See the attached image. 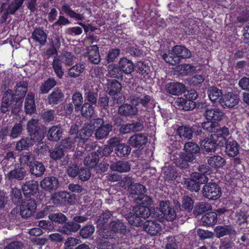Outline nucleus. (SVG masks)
I'll use <instances>...</instances> for the list:
<instances>
[{
    "label": "nucleus",
    "instance_id": "1",
    "mask_svg": "<svg viewBox=\"0 0 249 249\" xmlns=\"http://www.w3.org/2000/svg\"><path fill=\"white\" fill-rule=\"evenodd\" d=\"M111 230L107 232H104L105 235H103L105 238H114V236L116 234H118L121 236V238L119 239L117 241L118 245H121V247H125V245L129 246L128 241H125L124 238H123L124 236H125L128 233L130 230L127 227L126 225L120 220L112 221L110 225Z\"/></svg>",
    "mask_w": 249,
    "mask_h": 249
},
{
    "label": "nucleus",
    "instance_id": "2",
    "mask_svg": "<svg viewBox=\"0 0 249 249\" xmlns=\"http://www.w3.org/2000/svg\"><path fill=\"white\" fill-rule=\"evenodd\" d=\"M27 131L30 138L36 143H40L46 133V127L39 123L37 119L32 118L27 123Z\"/></svg>",
    "mask_w": 249,
    "mask_h": 249
},
{
    "label": "nucleus",
    "instance_id": "3",
    "mask_svg": "<svg viewBox=\"0 0 249 249\" xmlns=\"http://www.w3.org/2000/svg\"><path fill=\"white\" fill-rule=\"evenodd\" d=\"M94 130V126L91 123L85 124L80 130H79L78 125L74 124L71 126L69 137L74 138L77 142H84L90 138Z\"/></svg>",
    "mask_w": 249,
    "mask_h": 249
},
{
    "label": "nucleus",
    "instance_id": "4",
    "mask_svg": "<svg viewBox=\"0 0 249 249\" xmlns=\"http://www.w3.org/2000/svg\"><path fill=\"white\" fill-rule=\"evenodd\" d=\"M61 10L67 16L75 20L81 21L78 22V24L83 28L86 33H87L88 32H93L97 29V28L91 24L83 23L82 21L85 19L84 15L75 12L71 8L69 4H65L63 5L61 7Z\"/></svg>",
    "mask_w": 249,
    "mask_h": 249
},
{
    "label": "nucleus",
    "instance_id": "5",
    "mask_svg": "<svg viewBox=\"0 0 249 249\" xmlns=\"http://www.w3.org/2000/svg\"><path fill=\"white\" fill-rule=\"evenodd\" d=\"M92 125L95 130V137L98 140L106 138L113 129V125L111 122L105 121L103 118H98L94 119Z\"/></svg>",
    "mask_w": 249,
    "mask_h": 249
},
{
    "label": "nucleus",
    "instance_id": "6",
    "mask_svg": "<svg viewBox=\"0 0 249 249\" xmlns=\"http://www.w3.org/2000/svg\"><path fill=\"white\" fill-rule=\"evenodd\" d=\"M36 201L34 197H25L20 207L21 216L23 218L30 217L36 212Z\"/></svg>",
    "mask_w": 249,
    "mask_h": 249
},
{
    "label": "nucleus",
    "instance_id": "7",
    "mask_svg": "<svg viewBox=\"0 0 249 249\" xmlns=\"http://www.w3.org/2000/svg\"><path fill=\"white\" fill-rule=\"evenodd\" d=\"M203 187L202 193L204 196L210 200H216L221 194V188L215 182L205 183Z\"/></svg>",
    "mask_w": 249,
    "mask_h": 249
},
{
    "label": "nucleus",
    "instance_id": "8",
    "mask_svg": "<svg viewBox=\"0 0 249 249\" xmlns=\"http://www.w3.org/2000/svg\"><path fill=\"white\" fill-rule=\"evenodd\" d=\"M108 143L114 148L115 153L118 157H126L130 153L131 148L130 145L120 143L119 139L116 137L110 138Z\"/></svg>",
    "mask_w": 249,
    "mask_h": 249
},
{
    "label": "nucleus",
    "instance_id": "9",
    "mask_svg": "<svg viewBox=\"0 0 249 249\" xmlns=\"http://www.w3.org/2000/svg\"><path fill=\"white\" fill-rule=\"evenodd\" d=\"M239 100L238 94L233 91H229L223 94L219 100V104L224 108H230L237 105Z\"/></svg>",
    "mask_w": 249,
    "mask_h": 249
},
{
    "label": "nucleus",
    "instance_id": "10",
    "mask_svg": "<svg viewBox=\"0 0 249 249\" xmlns=\"http://www.w3.org/2000/svg\"><path fill=\"white\" fill-rule=\"evenodd\" d=\"M12 106H15L12 112L15 111V110H17V111H18V109L21 107V105H18L14 98H13L12 89H8L3 94L0 109L2 112L5 113L9 110V107Z\"/></svg>",
    "mask_w": 249,
    "mask_h": 249
},
{
    "label": "nucleus",
    "instance_id": "11",
    "mask_svg": "<svg viewBox=\"0 0 249 249\" xmlns=\"http://www.w3.org/2000/svg\"><path fill=\"white\" fill-rule=\"evenodd\" d=\"M191 178L186 183L187 188L191 191L198 192L200 189V185L208 182V178L204 176H201L196 172L193 173L191 175Z\"/></svg>",
    "mask_w": 249,
    "mask_h": 249
},
{
    "label": "nucleus",
    "instance_id": "12",
    "mask_svg": "<svg viewBox=\"0 0 249 249\" xmlns=\"http://www.w3.org/2000/svg\"><path fill=\"white\" fill-rule=\"evenodd\" d=\"M51 199L54 205L59 206L71 204L73 202L70 194L65 191L54 193L52 195Z\"/></svg>",
    "mask_w": 249,
    "mask_h": 249
},
{
    "label": "nucleus",
    "instance_id": "13",
    "mask_svg": "<svg viewBox=\"0 0 249 249\" xmlns=\"http://www.w3.org/2000/svg\"><path fill=\"white\" fill-rule=\"evenodd\" d=\"M28 83L21 81L17 83L15 87V93L12 90L13 98L19 105H22L24 98L28 91Z\"/></svg>",
    "mask_w": 249,
    "mask_h": 249
},
{
    "label": "nucleus",
    "instance_id": "14",
    "mask_svg": "<svg viewBox=\"0 0 249 249\" xmlns=\"http://www.w3.org/2000/svg\"><path fill=\"white\" fill-rule=\"evenodd\" d=\"M160 211L163 217L167 221H173L177 217V213L174 208L170 205L169 201H161L160 204Z\"/></svg>",
    "mask_w": 249,
    "mask_h": 249
},
{
    "label": "nucleus",
    "instance_id": "15",
    "mask_svg": "<svg viewBox=\"0 0 249 249\" xmlns=\"http://www.w3.org/2000/svg\"><path fill=\"white\" fill-rule=\"evenodd\" d=\"M199 143L202 150L207 152H215L217 148L222 147L214 138H212V134L210 137L200 139Z\"/></svg>",
    "mask_w": 249,
    "mask_h": 249
},
{
    "label": "nucleus",
    "instance_id": "16",
    "mask_svg": "<svg viewBox=\"0 0 249 249\" xmlns=\"http://www.w3.org/2000/svg\"><path fill=\"white\" fill-rule=\"evenodd\" d=\"M229 135V128L225 125L222 126L219 124L214 134H212V137L215 139L216 142L220 144L221 147H224L226 142L228 140L227 138Z\"/></svg>",
    "mask_w": 249,
    "mask_h": 249
},
{
    "label": "nucleus",
    "instance_id": "17",
    "mask_svg": "<svg viewBox=\"0 0 249 249\" xmlns=\"http://www.w3.org/2000/svg\"><path fill=\"white\" fill-rule=\"evenodd\" d=\"M224 115L223 110L217 107L207 108L204 113V116L207 120L217 123L223 120Z\"/></svg>",
    "mask_w": 249,
    "mask_h": 249
},
{
    "label": "nucleus",
    "instance_id": "18",
    "mask_svg": "<svg viewBox=\"0 0 249 249\" xmlns=\"http://www.w3.org/2000/svg\"><path fill=\"white\" fill-rule=\"evenodd\" d=\"M183 30L189 36L198 35L200 32L197 21L193 18H189L184 22Z\"/></svg>",
    "mask_w": 249,
    "mask_h": 249
},
{
    "label": "nucleus",
    "instance_id": "19",
    "mask_svg": "<svg viewBox=\"0 0 249 249\" xmlns=\"http://www.w3.org/2000/svg\"><path fill=\"white\" fill-rule=\"evenodd\" d=\"M21 189L25 197L35 196L38 192V184L36 181L30 180L23 183Z\"/></svg>",
    "mask_w": 249,
    "mask_h": 249
},
{
    "label": "nucleus",
    "instance_id": "20",
    "mask_svg": "<svg viewBox=\"0 0 249 249\" xmlns=\"http://www.w3.org/2000/svg\"><path fill=\"white\" fill-rule=\"evenodd\" d=\"M143 228L145 231L151 235H156L161 231V226L158 220H146L143 223Z\"/></svg>",
    "mask_w": 249,
    "mask_h": 249
},
{
    "label": "nucleus",
    "instance_id": "21",
    "mask_svg": "<svg viewBox=\"0 0 249 249\" xmlns=\"http://www.w3.org/2000/svg\"><path fill=\"white\" fill-rule=\"evenodd\" d=\"M147 137L143 133H138L131 136L128 140L130 146L133 148L140 149L145 145Z\"/></svg>",
    "mask_w": 249,
    "mask_h": 249
},
{
    "label": "nucleus",
    "instance_id": "22",
    "mask_svg": "<svg viewBox=\"0 0 249 249\" xmlns=\"http://www.w3.org/2000/svg\"><path fill=\"white\" fill-rule=\"evenodd\" d=\"M185 86L179 82H171L167 83L165 86L167 92L173 95H179L185 91Z\"/></svg>",
    "mask_w": 249,
    "mask_h": 249
},
{
    "label": "nucleus",
    "instance_id": "23",
    "mask_svg": "<svg viewBox=\"0 0 249 249\" xmlns=\"http://www.w3.org/2000/svg\"><path fill=\"white\" fill-rule=\"evenodd\" d=\"M118 113L122 116L132 118L138 113V109L135 105L124 104L118 108Z\"/></svg>",
    "mask_w": 249,
    "mask_h": 249
},
{
    "label": "nucleus",
    "instance_id": "24",
    "mask_svg": "<svg viewBox=\"0 0 249 249\" xmlns=\"http://www.w3.org/2000/svg\"><path fill=\"white\" fill-rule=\"evenodd\" d=\"M40 186L49 192L55 191L58 186V180L55 177L51 176L45 178L40 181Z\"/></svg>",
    "mask_w": 249,
    "mask_h": 249
},
{
    "label": "nucleus",
    "instance_id": "25",
    "mask_svg": "<svg viewBox=\"0 0 249 249\" xmlns=\"http://www.w3.org/2000/svg\"><path fill=\"white\" fill-rule=\"evenodd\" d=\"M214 232L215 236L218 238L225 235H234L236 233L234 228L231 225L217 226L215 228Z\"/></svg>",
    "mask_w": 249,
    "mask_h": 249
},
{
    "label": "nucleus",
    "instance_id": "26",
    "mask_svg": "<svg viewBox=\"0 0 249 249\" xmlns=\"http://www.w3.org/2000/svg\"><path fill=\"white\" fill-rule=\"evenodd\" d=\"M225 145V153L229 157H235L239 154L240 146L235 140L229 139Z\"/></svg>",
    "mask_w": 249,
    "mask_h": 249
},
{
    "label": "nucleus",
    "instance_id": "27",
    "mask_svg": "<svg viewBox=\"0 0 249 249\" xmlns=\"http://www.w3.org/2000/svg\"><path fill=\"white\" fill-rule=\"evenodd\" d=\"M151 97L145 93L141 95H134L130 97V101L132 104L136 106L141 105L144 107H148V105L151 100Z\"/></svg>",
    "mask_w": 249,
    "mask_h": 249
},
{
    "label": "nucleus",
    "instance_id": "28",
    "mask_svg": "<svg viewBox=\"0 0 249 249\" xmlns=\"http://www.w3.org/2000/svg\"><path fill=\"white\" fill-rule=\"evenodd\" d=\"M80 228L79 224L72 221H66L62 226H59L58 229L60 232L67 235L75 232Z\"/></svg>",
    "mask_w": 249,
    "mask_h": 249
},
{
    "label": "nucleus",
    "instance_id": "29",
    "mask_svg": "<svg viewBox=\"0 0 249 249\" xmlns=\"http://www.w3.org/2000/svg\"><path fill=\"white\" fill-rule=\"evenodd\" d=\"M31 37L36 42L44 46L47 42V35L42 29L38 27L34 30Z\"/></svg>",
    "mask_w": 249,
    "mask_h": 249
},
{
    "label": "nucleus",
    "instance_id": "30",
    "mask_svg": "<svg viewBox=\"0 0 249 249\" xmlns=\"http://www.w3.org/2000/svg\"><path fill=\"white\" fill-rule=\"evenodd\" d=\"M24 109L26 114L29 115H32L36 111L35 95L32 93H29L25 99Z\"/></svg>",
    "mask_w": 249,
    "mask_h": 249
},
{
    "label": "nucleus",
    "instance_id": "31",
    "mask_svg": "<svg viewBox=\"0 0 249 249\" xmlns=\"http://www.w3.org/2000/svg\"><path fill=\"white\" fill-rule=\"evenodd\" d=\"M62 129L60 125H53L47 132V137L51 141L56 142L62 137Z\"/></svg>",
    "mask_w": 249,
    "mask_h": 249
},
{
    "label": "nucleus",
    "instance_id": "32",
    "mask_svg": "<svg viewBox=\"0 0 249 249\" xmlns=\"http://www.w3.org/2000/svg\"><path fill=\"white\" fill-rule=\"evenodd\" d=\"M107 89L108 93L111 96L118 94L122 90V85L117 80L110 79L107 80Z\"/></svg>",
    "mask_w": 249,
    "mask_h": 249
},
{
    "label": "nucleus",
    "instance_id": "33",
    "mask_svg": "<svg viewBox=\"0 0 249 249\" xmlns=\"http://www.w3.org/2000/svg\"><path fill=\"white\" fill-rule=\"evenodd\" d=\"M64 94L59 89H55L48 95V103L51 106L57 105L62 101Z\"/></svg>",
    "mask_w": 249,
    "mask_h": 249
},
{
    "label": "nucleus",
    "instance_id": "34",
    "mask_svg": "<svg viewBox=\"0 0 249 249\" xmlns=\"http://www.w3.org/2000/svg\"><path fill=\"white\" fill-rule=\"evenodd\" d=\"M217 214L215 212L206 213L202 215L201 222L204 226H212L217 223Z\"/></svg>",
    "mask_w": 249,
    "mask_h": 249
},
{
    "label": "nucleus",
    "instance_id": "35",
    "mask_svg": "<svg viewBox=\"0 0 249 249\" xmlns=\"http://www.w3.org/2000/svg\"><path fill=\"white\" fill-rule=\"evenodd\" d=\"M26 170L23 167L16 168L14 170H11L7 174V176L8 179L11 181L13 179L21 180L26 176Z\"/></svg>",
    "mask_w": 249,
    "mask_h": 249
},
{
    "label": "nucleus",
    "instance_id": "36",
    "mask_svg": "<svg viewBox=\"0 0 249 249\" xmlns=\"http://www.w3.org/2000/svg\"><path fill=\"white\" fill-rule=\"evenodd\" d=\"M163 59L167 63L176 65L180 62L179 56L174 51V47L171 50H168L162 54Z\"/></svg>",
    "mask_w": 249,
    "mask_h": 249
},
{
    "label": "nucleus",
    "instance_id": "37",
    "mask_svg": "<svg viewBox=\"0 0 249 249\" xmlns=\"http://www.w3.org/2000/svg\"><path fill=\"white\" fill-rule=\"evenodd\" d=\"M29 171L32 175L36 177H39L44 174L45 168L41 162L36 160L34 163L31 164Z\"/></svg>",
    "mask_w": 249,
    "mask_h": 249
},
{
    "label": "nucleus",
    "instance_id": "38",
    "mask_svg": "<svg viewBox=\"0 0 249 249\" xmlns=\"http://www.w3.org/2000/svg\"><path fill=\"white\" fill-rule=\"evenodd\" d=\"M208 94L209 99L213 104H218L219 100L223 96L222 90L215 86H212L208 89Z\"/></svg>",
    "mask_w": 249,
    "mask_h": 249
},
{
    "label": "nucleus",
    "instance_id": "39",
    "mask_svg": "<svg viewBox=\"0 0 249 249\" xmlns=\"http://www.w3.org/2000/svg\"><path fill=\"white\" fill-rule=\"evenodd\" d=\"M99 154L96 152H93L85 158L84 164L89 168H96L99 163Z\"/></svg>",
    "mask_w": 249,
    "mask_h": 249
},
{
    "label": "nucleus",
    "instance_id": "40",
    "mask_svg": "<svg viewBox=\"0 0 249 249\" xmlns=\"http://www.w3.org/2000/svg\"><path fill=\"white\" fill-rule=\"evenodd\" d=\"M184 154L187 155L189 157L193 156V159H196V155L199 153L200 148L199 146L196 143L192 142H188L184 145Z\"/></svg>",
    "mask_w": 249,
    "mask_h": 249
},
{
    "label": "nucleus",
    "instance_id": "41",
    "mask_svg": "<svg viewBox=\"0 0 249 249\" xmlns=\"http://www.w3.org/2000/svg\"><path fill=\"white\" fill-rule=\"evenodd\" d=\"M226 163L224 158L219 156L214 155L210 157L208 159V163L212 168L218 169L222 167Z\"/></svg>",
    "mask_w": 249,
    "mask_h": 249
},
{
    "label": "nucleus",
    "instance_id": "42",
    "mask_svg": "<svg viewBox=\"0 0 249 249\" xmlns=\"http://www.w3.org/2000/svg\"><path fill=\"white\" fill-rule=\"evenodd\" d=\"M108 73L110 77L122 80L124 73L119 65L113 64L109 66Z\"/></svg>",
    "mask_w": 249,
    "mask_h": 249
},
{
    "label": "nucleus",
    "instance_id": "43",
    "mask_svg": "<svg viewBox=\"0 0 249 249\" xmlns=\"http://www.w3.org/2000/svg\"><path fill=\"white\" fill-rule=\"evenodd\" d=\"M118 64L123 72L125 74H131L134 70L133 63L131 60L126 58H121Z\"/></svg>",
    "mask_w": 249,
    "mask_h": 249
},
{
    "label": "nucleus",
    "instance_id": "44",
    "mask_svg": "<svg viewBox=\"0 0 249 249\" xmlns=\"http://www.w3.org/2000/svg\"><path fill=\"white\" fill-rule=\"evenodd\" d=\"M23 123L20 121L14 124L10 131L9 136L12 139L19 137L24 130Z\"/></svg>",
    "mask_w": 249,
    "mask_h": 249
},
{
    "label": "nucleus",
    "instance_id": "45",
    "mask_svg": "<svg viewBox=\"0 0 249 249\" xmlns=\"http://www.w3.org/2000/svg\"><path fill=\"white\" fill-rule=\"evenodd\" d=\"M193 160L192 156L189 157L184 154V153H181L180 154L179 158L178 159L176 164L180 168L185 169L189 167V162H193Z\"/></svg>",
    "mask_w": 249,
    "mask_h": 249
},
{
    "label": "nucleus",
    "instance_id": "46",
    "mask_svg": "<svg viewBox=\"0 0 249 249\" xmlns=\"http://www.w3.org/2000/svg\"><path fill=\"white\" fill-rule=\"evenodd\" d=\"M35 142L29 137H25L20 140L16 144V148L18 151L28 150Z\"/></svg>",
    "mask_w": 249,
    "mask_h": 249
},
{
    "label": "nucleus",
    "instance_id": "47",
    "mask_svg": "<svg viewBox=\"0 0 249 249\" xmlns=\"http://www.w3.org/2000/svg\"><path fill=\"white\" fill-rule=\"evenodd\" d=\"M177 133L182 139H191L193 137V130L190 126L181 125L177 129Z\"/></svg>",
    "mask_w": 249,
    "mask_h": 249
},
{
    "label": "nucleus",
    "instance_id": "48",
    "mask_svg": "<svg viewBox=\"0 0 249 249\" xmlns=\"http://www.w3.org/2000/svg\"><path fill=\"white\" fill-rule=\"evenodd\" d=\"M80 111L83 117L89 119L94 114L95 108L89 103H84L83 106L81 107Z\"/></svg>",
    "mask_w": 249,
    "mask_h": 249
},
{
    "label": "nucleus",
    "instance_id": "49",
    "mask_svg": "<svg viewBox=\"0 0 249 249\" xmlns=\"http://www.w3.org/2000/svg\"><path fill=\"white\" fill-rule=\"evenodd\" d=\"M126 218L129 224L136 227H141L143 224V221L135 212L132 210L128 214L126 215Z\"/></svg>",
    "mask_w": 249,
    "mask_h": 249
},
{
    "label": "nucleus",
    "instance_id": "50",
    "mask_svg": "<svg viewBox=\"0 0 249 249\" xmlns=\"http://www.w3.org/2000/svg\"><path fill=\"white\" fill-rule=\"evenodd\" d=\"M52 67L56 76L61 79L64 74V70L62 69V61L56 57H54L52 63Z\"/></svg>",
    "mask_w": 249,
    "mask_h": 249
},
{
    "label": "nucleus",
    "instance_id": "51",
    "mask_svg": "<svg viewBox=\"0 0 249 249\" xmlns=\"http://www.w3.org/2000/svg\"><path fill=\"white\" fill-rule=\"evenodd\" d=\"M112 170L120 173L128 172L130 169V164L128 161H118L112 164Z\"/></svg>",
    "mask_w": 249,
    "mask_h": 249
},
{
    "label": "nucleus",
    "instance_id": "52",
    "mask_svg": "<svg viewBox=\"0 0 249 249\" xmlns=\"http://www.w3.org/2000/svg\"><path fill=\"white\" fill-rule=\"evenodd\" d=\"M219 124H220L217 122L207 120V121L201 123V127L206 132L214 134L216 130H217Z\"/></svg>",
    "mask_w": 249,
    "mask_h": 249
},
{
    "label": "nucleus",
    "instance_id": "53",
    "mask_svg": "<svg viewBox=\"0 0 249 249\" xmlns=\"http://www.w3.org/2000/svg\"><path fill=\"white\" fill-rule=\"evenodd\" d=\"M56 84V81L53 78L49 77L41 85L40 90L41 93L46 94Z\"/></svg>",
    "mask_w": 249,
    "mask_h": 249
},
{
    "label": "nucleus",
    "instance_id": "54",
    "mask_svg": "<svg viewBox=\"0 0 249 249\" xmlns=\"http://www.w3.org/2000/svg\"><path fill=\"white\" fill-rule=\"evenodd\" d=\"M211 209L212 206L210 204L208 203L201 202L197 203L195 206L193 213L195 215L197 216L202 214Z\"/></svg>",
    "mask_w": 249,
    "mask_h": 249
},
{
    "label": "nucleus",
    "instance_id": "55",
    "mask_svg": "<svg viewBox=\"0 0 249 249\" xmlns=\"http://www.w3.org/2000/svg\"><path fill=\"white\" fill-rule=\"evenodd\" d=\"M128 189L130 194L137 195L138 196L144 194L146 191L145 186L140 183L131 184Z\"/></svg>",
    "mask_w": 249,
    "mask_h": 249
},
{
    "label": "nucleus",
    "instance_id": "56",
    "mask_svg": "<svg viewBox=\"0 0 249 249\" xmlns=\"http://www.w3.org/2000/svg\"><path fill=\"white\" fill-rule=\"evenodd\" d=\"M174 51L179 56L180 61L181 58H189L192 56V53L190 50L183 46H175L174 47Z\"/></svg>",
    "mask_w": 249,
    "mask_h": 249
},
{
    "label": "nucleus",
    "instance_id": "57",
    "mask_svg": "<svg viewBox=\"0 0 249 249\" xmlns=\"http://www.w3.org/2000/svg\"><path fill=\"white\" fill-rule=\"evenodd\" d=\"M49 219L58 225L62 226L65 222L68 220L67 216L61 213H52L49 215Z\"/></svg>",
    "mask_w": 249,
    "mask_h": 249
},
{
    "label": "nucleus",
    "instance_id": "58",
    "mask_svg": "<svg viewBox=\"0 0 249 249\" xmlns=\"http://www.w3.org/2000/svg\"><path fill=\"white\" fill-rule=\"evenodd\" d=\"M178 105L182 107L183 110L190 111L193 110L196 107V101H192L187 99L179 98L177 100Z\"/></svg>",
    "mask_w": 249,
    "mask_h": 249
},
{
    "label": "nucleus",
    "instance_id": "59",
    "mask_svg": "<svg viewBox=\"0 0 249 249\" xmlns=\"http://www.w3.org/2000/svg\"><path fill=\"white\" fill-rule=\"evenodd\" d=\"M136 214L141 218L145 219L150 215L149 207L143 205H138L133 209Z\"/></svg>",
    "mask_w": 249,
    "mask_h": 249
},
{
    "label": "nucleus",
    "instance_id": "60",
    "mask_svg": "<svg viewBox=\"0 0 249 249\" xmlns=\"http://www.w3.org/2000/svg\"><path fill=\"white\" fill-rule=\"evenodd\" d=\"M72 100L75 111H80L81 107L84 104L82 93L79 91H75L72 96Z\"/></svg>",
    "mask_w": 249,
    "mask_h": 249
},
{
    "label": "nucleus",
    "instance_id": "61",
    "mask_svg": "<svg viewBox=\"0 0 249 249\" xmlns=\"http://www.w3.org/2000/svg\"><path fill=\"white\" fill-rule=\"evenodd\" d=\"M77 142L74 138L71 137L62 140L59 144L60 147L65 151L73 149L75 147V142Z\"/></svg>",
    "mask_w": 249,
    "mask_h": 249
},
{
    "label": "nucleus",
    "instance_id": "62",
    "mask_svg": "<svg viewBox=\"0 0 249 249\" xmlns=\"http://www.w3.org/2000/svg\"><path fill=\"white\" fill-rule=\"evenodd\" d=\"M85 69V65L82 63L76 64L68 71V74L71 77L76 78L83 72Z\"/></svg>",
    "mask_w": 249,
    "mask_h": 249
},
{
    "label": "nucleus",
    "instance_id": "63",
    "mask_svg": "<svg viewBox=\"0 0 249 249\" xmlns=\"http://www.w3.org/2000/svg\"><path fill=\"white\" fill-rule=\"evenodd\" d=\"M19 160L22 164L27 165L29 168L31 164L36 161L35 156L31 152H26L25 154H22Z\"/></svg>",
    "mask_w": 249,
    "mask_h": 249
},
{
    "label": "nucleus",
    "instance_id": "64",
    "mask_svg": "<svg viewBox=\"0 0 249 249\" xmlns=\"http://www.w3.org/2000/svg\"><path fill=\"white\" fill-rule=\"evenodd\" d=\"M11 200L15 204H20L22 203V197L21 191L17 188H13L10 194Z\"/></svg>",
    "mask_w": 249,
    "mask_h": 249
}]
</instances>
